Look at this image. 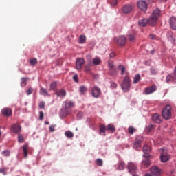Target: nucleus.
Here are the masks:
<instances>
[{
    "mask_svg": "<svg viewBox=\"0 0 176 176\" xmlns=\"http://www.w3.org/2000/svg\"><path fill=\"white\" fill-rule=\"evenodd\" d=\"M128 39L130 42H134L135 41V35L134 34H128Z\"/></svg>",
    "mask_w": 176,
    "mask_h": 176,
    "instance_id": "7c9ffc66",
    "label": "nucleus"
},
{
    "mask_svg": "<svg viewBox=\"0 0 176 176\" xmlns=\"http://www.w3.org/2000/svg\"><path fill=\"white\" fill-rule=\"evenodd\" d=\"M144 157H146V159H148V157H149V155H143Z\"/></svg>",
    "mask_w": 176,
    "mask_h": 176,
    "instance_id": "e2e57ef3",
    "label": "nucleus"
},
{
    "mask_svg": "<svg viewBox=\"0 0 176 176\" xmlns=\"http://www.w3.org/2000/svg\"><path fill=\"white\" fill-rule=\"evenodd\" d=\"M151 54H153V51H151Z\"/></svg>",
    "mask_w": 176,
    "mask_h": 176,
    "instance_id": "774afa93",
    "label": "nucleus"
},
{
    "mask_svg": "<svg viewBox=\"0 0 176 176\" xmlns=\"http://www.w3.org/2000/svg\"><path fill=\"white\" fill-rule=\"evenodd\" d=\"M79 43L80 44L86 43V36L85 35L80 36Z\"/></svg>",
    "mask_w": 176,
    "mask_h": 176,
    "instance_id": "473e14b6",
    "label": "nucleus"
},
{
    "mask_svg": "<svg viewBox=\"0 0 176 176\" xmlns=\"http://www.w3.org/2000/svg\"><path fill=\"white\" fill-rule=\"evenodd\" d=\"M131 86V82L130 80V76L129 74L124 76L122 82L121 83V88L125 93H127L130 90V87Z\"/></svg>",
    "mask_w": 176,
    "mask_h": 176,
    "instance_id": "f03ea898",
    "label": "nucleus"
},
{
    "mask_svg": "<svg viewBox=\"0 0 176 176\" xmlns=\"http://www.w3.org/2000/svg\"><path fill=\"white\" fill-rule=\"evenodd\" d=\"M40 94L41 96H49L50 94H49V92H47V89L41 87L40 89Z\"/></svg>",
    "mask_w": 176,
    "mask_h": 176,
    "instance_id": "5701e85b",
    "label": "nucleus"
},
{
    "mask_svg": "<svg viewBox=\"0 0 176 176\" xmlns=\"http://www.w3.org/2000/svg\"><path fill=\"white\" fill-rule=\"evenodd\" d=\"M138 7L140 10H142L143 12L146 11V9H148V4L146 3V1L144 0H140L138 2Z\"/></svg>",
    "mask_w": 176,
    "mask_h": 176,
    "instance_id": "0eeeda50",
    "label": "nucleus"
},
{
    "mask_svg": "<svg viewBox=\"0 0 176 176\" xmlns=\"http://www.w3.org/2000/svg\"><path fill=\"white\" fill-rule=\"evenodd\" d=\"M2 113L4 116H12V109L9 108H4L2 109Z\"/></svg>",
    "mask_w": 176,
    "mask_h": 176,
    "instance_id": "dca6fc26",
    "label": "nucleus"
},
{
    "mask_svg": "<svg viewBox=\"0 0 176 176\" xmlns=\"http://www.w3.org/2000/svg\"><path fill=\"white\" fill-rule=\"evenodd\" d=\"M50 123L49 122H45V124H50Z\"/></svg>",
    "mask_w": 176,
    "mask_h": 176,
    "instance_id": "0e129e2a",
    "label": "nucleus"
},
{
    "mask_svg": "<svg viewBox=\"0 0 176 176\" xmlns=\"http://www.w3.org/2000/svg\"><path fill=\"white\" fill-rule=\"evenodd\" d=\"M18 142L20 144H23V142H24V136H23V135L21 134L18 135Z\"/></svg>",
    "mask_w": 176,
    "mask_h": 176,
    "instance_id": "e433bc0d",
    "label": "nucleus"
},
{
    "mask_svg": "<svg viewBox=\"0 0 176 176\" xmlns=\"http://www.w3.org/2000/svg\"><path fill=\"white\" fill-rule=\"evenodd\" d=\"M56 125L55 124H52L50 126V131H51V133H53V131H54L56 129Z\"/></svg>",
    "mask_w": 176,
    "mask_h": 176,
    "instance_id": "49530a36",
    "label": "nucleus"
},
{
    "mask_svg": "<svg viewBox=\"0 0 176 176\" xmlns=\"http://www.w3.org/2000/svg\"><path fill=\"white\" fill-rule=\"evenodd\" d=\"M96 164H98V166H100L101 167V166H102V160L101 159L96 160Z\"/></svg>",
    "mask_w": 176,
    "mask_h": 176,
    "instance_id": "de8ad7c7",
    "label": "nucleus"
},
{
    "mask_svg": "<svg viewBox=\"0 0 176 176\" xmlns=\"http://www.w3.org/2000/svg\"><path fill=\"white\" fill-rule=\"evenodd\" d=\"M132 176H138V175L133 173Z\"/></svg>",
    "mask_w": 176,
    "mask_h": 176,
    "instance_id": "69168bd1",
    "label": "nucleus"
},
{
    "mask_svg": "<svg viewBox=\"0 0 176 176\" xmlns=\"http://www.w3.org/2000/svg\"><path fill=\"white\" fill-rule=\"evenodd\" d=\"M30 64L31 65H36L38 64V60L36 58H32L30 60Z\"/></svg>",
    "mask_w": 176,
    "mask_h": 176,
    "instance_id": "ea45409f",
    "label": "nucleus"
},
{
    "mask_svg": "<svg viewBox=\"0 0 176 176\" xmlns=\"http://www.w3.org/2000/svg\"><path fill=\"white\" fill-rule=\"evenodd\" d=\"M11 130L13 133L17 134V133H20V131H21V126H20L19 124H14L12 126Z\"/></svg>",
    "mask_w": 176,
    "mask_h": 176,
    "instance_id": "2eb2a0df",
    "label": "nucleus"
},
{
    "mask_svg": "<svg viewBox=\"0 0 176 176\" xmlns=\"http://www.w3.org/2000/svg\"><path fill=\"white\" fill-rule=\"evenodd\" d=\"M137 131V129L134 128L133 126H129L128 128V133L131 135L134 134Z\"/></svg>",
    "mask_w": 176,
    "mask_h": 176,
    "instance_id": "2f4dec72",
    "label": "nucleus"
},
{
    "mask_svg": "<svg viewBox=\"0 0 176 176\" xmlns=\"http://www.w3.org/2000/svg\"><path fill=\"white\" fill-rule=\"evenodd\" d=\"M149 38L150 39H156V36H155L154 34H150Z\"/></svg>",
    "mask_w": 176,
    "mask_h": 176,
    "instance_id": "4d7b16f0",
    "label": "nucleus"
},
{
    "mask_svg": "<svg viewBox=\"0 0 176 176\" xmlns=\"http://www.w3.org/2000/svg\"><path fill=\"white\" fill-rule=\"evenodd\" d=\"M141 80V76L140 74H137L133 78V83L135 85L136 83H138Z\"/></svg>",
    "mask_w": 176,
    "mask_h": 176,
    "instance_id": "c756f323",
    "label": "nucleus"
},
{
    "mask_svg": "<svg viewBox=\"0 0 176 176\" xmlns=\"http://www.w3.org/2000/svg\"><path fill=\"white\" fill-rule=\"evenodd\" d=\"M73 80H74V82H79V80L78 78V74H75L74 76H73Z\"/></svg>",
    "mask_w": 176,
    "mask_h": 176,
    "instance_id": "864d4df0",
    "label": "nucleus"
},
{
    "mask_svg": "<svg viewBox=\"0 0 176 176\" xmlns=\"http://www.w3.org/2000/svg\"><path fill=\"white\" fill-rule=\"evenodd\" d=\"M2 135V132L0 131V136Z\"/></svg>",
    "mask_w": 176,
    "mask_h": 176,
    "instance_id": "338daca9",
    "label": "nucleus"
},
{
    "mask_svg": "<svg viewBox=\"0 0 176 176\" xmlns=\"http://www.w3.org/2000/svg\"><path fill=\"white\" fill-rule=\"evenodd\" d=\"M23 154L25 157H28V144H25L23 146Z\"/></svg>",
    "mask_w": 176,
    "mask_h": 176,
    "instance_id": "4be33fe9",
    "label": "nucleus"
},
{
    "mask_svg": "<svg viewBox=\"0 0 176 176\" xmlns=\"http://www.w3.org/2000/svg\"><path fill=\"white\" fill-rule=\"evenodd\" d=\"M108 65H109V69H111V68H115L113 62L112 60H109Z\"/></svg>",
    "mask_w": 176,
    "mask_h": 176,
    "instance_id": "37998d69",
    "label": "nucleus"
},
{
    "mask_svg": "<svg viewBox=\"0 0 176 176\" xmlns=\"http://www.w3.org/2000/svg\"><path fill=\"white\" fill-rule=\"evenodd\" d=\"M151 146H148V145H144L143 147V152L144 153H145L146 155H148V153L151 152Z\"/></svg>",
    "mask_w": 176,
    "mask_h": 176,
    "instance_id": "393cba45",
    "label": "nucleus"
},
{
    "mask_svg": "<svg viewBox=\"0 0 176 176\" xmlns=\"http://www.w3.org/2000/svg\"><path fill=\"white\" fill-rule=\"evenodd\" d=\"M91 93L93 97L98 98L101 95V89L98 87H94L91 89Z\"/></svg>",
    "mask_w": 176,
    "mask_h": 176,
    "instance_id": "f8f14e48",
    "label": "nucleus"
},
{
    "mask_svg": "<svg viewBox=\"0 0 176 176\" xmlns=\"http://www.w3.org/2000/svg\"><path fill=\"white\" fill-rule=\"evenodd\" d=\"M109 72L111 76H113L116 75V74H118V70L116 69V68L113 67L111 69H109Z\"/></svg>",
    "mask_w": 176,
    "mask_h": 176,
    "instance_id": "bb28decb",
    "label": "nucleus"
},
{
    "mask_svg": "<svg viewBox=\"0 0 176 176\" xmlns=\"http://www.w3.org/2000/svg\"><path fill=\"white\" fill-rule=\"evenodd\" d=\"M156 85H152L151 87L146 88L144 93L145 94H152V93H155V91H156Z\"/></svg>",
    "mask_w": 176,
    "mask_h": 176,
    "instance_id": "4468645a",
    "label": "nucleus"
},
{
    "mask_svg": "<svg viewBox=\"0 0 176 176\" xmlns=\"http://www.w3.org/2000/svg\"><path fill=\"white\" fill-rule=\"evenodd\" d=\"M57 87V82H53L50 85V90H54Z\"/></svg>",
    "mask_w": 176,
    "mask_h": 176,
    "instance_id": "4c0bfd02",
    "label": "nucleus"
},
{
    "mask_svg": "<svg viewBox=\"0 0 176 176\" xmlns=\"http://www.w3.org/2000/svg\"><path fill=\"white\" fill-rule=\"evenodd\" d=\"M83 116V113L79 111L78 113H77V118L78 119H82V117Z\"/></svg>",
    "mask_w": 176,
    "mask_h": 176,
    "instance_id": "603ef678",
    "label": "nucleus"
},
{
    "mask_svg": "<svg viewBox=\"0 0 176 176\" xmlns=\"http://www.w3.org/2000/svg\"><path fill=\"white\" fill-rule=\"evenodd\" d=\"M160 151L161 153V162H162V163H166V162H168V160H170V155H168L167 152V148H161Z\"/></svg>",
    "mask_w": 176,
    "mask_h": 176,
    "instance_id": "39448f33",
    "label": "nucleus"
},
{
    "mask_svg": "<svg viewBox=\"0 0 176 176\" xmlns=\"http://www.w3.org/2000/svg\"><path fill=\"white\" fill-rule=\"evenodd\" d=\"M110 85H111V89H116V87H118V84H116V82H115L113 81H111L110 82Z\"/></svg>",
    "mask_w": 176,
    "mask_h": 176,
    "instance_id": "79ce46f5",
    "label": "nucleus"
},
{
    "mask_svg": "<svg viewBox=\"0 0 176 176\" xmlns=\"http://www.w3.org/2000/svg\"><path fill=\"white\" fill-rule=\"evenodd\" d=\"M28 79V78H22L21 85H23V86H26Z\"/></svg>",
    "mask_w": 176,
    "mask_h": 176,
    "instance_id": "c03bdc74",
    "label": "nucleus"
},
{
    "mask_svg": "<svg viewBox=\"0 0 176 176\" xmlns=\"http://www.w3.org/2000/svg\"><path fill=\"white\" fill-rule=\"evenodd\" d=\"M107 131H111V133H115L116 131V128H115V126L113 124H110L107 126Z\"/></svg>",
    "mask_w": 176,
    "mask_h": 176,
    "instance_id": "b1692460",
    "label": "nucleus"
},
{
    "mask_svg": "<svg viewBox=\"0 0 176 176\" xmlns=\"http://www.w3.org/2000/svg\"><path fill=\"white\" fill-rule=\"evenodd\" d=\"M38 107L41 109H43L45 108V102H40Z\"/></svg>",
    "mask_w": 176,
    "mask_h": 176,
    "instance_id": "09e8293b",
    "label": "nucleus"
},
{
    "mask_svg": "<svg viewBox=\"0 0 176 176\" xmlns=\"http://www.w3.org/2000/svg\"><path fill=\"white\" fill-rule=\"evenodd\" d=\"M154 129L155 125L151 124L146 127V131H147L148 133H151V131H152V130H153Z\"/></svg>",
    "mask_w": 176,
    "mask_h": 176,
    "instance_id": "f704fd0d",
    "label": "nucleus"
},
{
    "mask_svg": "<svg viewBox=\"0 0 176 176\" xmlns=\"http://www.w3.org/2000/svg\"><path fill=\"white\" fill-rule=\"evenodd\" d=\"M161 14L162 12L160 11V9L155 8V10H153L148 20L146 19H140L139 20L138 24L140 27H145L146 24H148V23L150 25H156L157 20H159Z\"/></svg>",
    "mask_w": 176,
    "mask_h": 176,
    "instance_id": "f257e3e1",
    "label": "nucleus"
},
{
    "mask_svg": "<svg viewBox=\"0 0 176 176\" xmlns=\"http://www.w3.org/2000/svg\"><path fill=\"white\" fill-rule=\"evenodd\" d=\"M0 173L3 174V175H6V168H1L0 169Z\"/></svg>",
    "mask_w": 176,
    "mask_h": 176,
    "instance_id": "5fc2aeb1",
    "label": "nucleus"
},
{
    "mask_svg": "<svg viewBox=\"0 0 176 176\" xmlns=\"http://www.w3.org/2000/svg\"><path fill=\"white\" fill-rule=\"evenodd\" d=\"M142 142V138L140 136H138L135 139V142L133 143L134 149H138V148H141Z\"/></svg>",
    "mask_w": 176,
    "mask_h": 176,
    "instance_id": "ddd939ff",
    "label": "nucleus"
},
{
    "mask_svg": "<svg viewBox=\"0 0 176 176\" xmlns=\"http://www.w3.org/2000/svg\"><path fill=\"white\" fill-rule=\"evenodd\" d=\"M162 116L166 120L171 119V106L168 104L162 110Z\"/></svg>",
    "mask_w": 176,
    "mask_h": 176,
    "instance_id": "20e7f679",
    "label": "nucleus"
},
{
    "mask_svg": "<svg viewBox=\"0 0 176 176\" xmlns=\"http://www.w3.org/2000/svg\"><path fill=\"white\" fill-rule=\"evenodd\" d=\"M2 155H3V156H9V155H10V151H4L2 152Z\"/></svg>",
    "mask_w": 176,
    "mask_h": 176,
    "instance_id": "3c124183",
    "label": "nucleus"
},
{
    "mask_svg": "<svg viewBox=\"0 0 176 176\" xmlns=\"http://www.w3.org/2000/svg\"><path fill=\"white\" fill-rule=\"evenodd\" d=\"M114 40L118 45H120V46H124L126 45V39L124 36H120L118 38H115Z\"/></svg>",
    "mask_w": 176,
    "mask_h": 176,
    "instance_id": "6e6552de",
    "label": "nucleus"
},
{
    "mask_svg": "<svg viewBox=\"0 0 176 176\" xmlns=\"http://www.w3.org/2000/svg\"><path fill=\"white\" fill-rule=\"evenodd\" d=\"M65 105V112L67 115H70L72 112V108L75 107V103L72 101H65L64 102Z\"/></svg>",
    "mask_w": 176,
    "mask_h": 176,
    "instance_id": "7ed1b4c3",
    "label": "nucleus"
},
{
    "mask_svg": "<svg viewBox=\"0 0 176 176\" xmlns=\"http://www.w3.org/2000/svg\"><path fill=\"white\" fill-rule=\"evenodd\" d=\"M150 71H151L152 75H156V74H157V69H155V67H151L150 69Z\"/></svg>",
    "mask_w": 176,
    "mask_h": 176,
    "instance_id": "a19ab883",
    "label": "nucleus"
},
{
    "mask_svg": "<svg viewBox=\"0 0 176 176\" xmlns=\"http://www.w3.org/2000/svg\"><path fill=\"white\" fill-rule=\"evenodd\" d=\"M127 168L130 174H135L137 173V164L133 162L128 163Z\"/></svg>",
    "mask_w": 176,
    "mask_h": 176,
    "instance_id": "423d86ee",
    "label": "nucleus"
},
{
    "mask_svg": "<svg viewBox=\"0 0 176 176\" xmlns=\"http://www.w3.org/2000/svg\"><path fill=\"white\" fill-rule=\"evenodd\" d=\"M153 122L155 123H162V120L160 119V115L155 113L152 116Z\"/></svg>",
    "mask_w": 176,
    "mask_h": 176,
    "instance_id": "a211bd4d",
    "label": "nucleus"
},
{
    "mask_svg": "<svg viewBox=\"0 0 176 176\" xmlns=\"http://www.w3.org/2000/svg\"><path fill=\"white\" fill-rule=\"evenodd\" d=\"M85 72H90V67L86 66V67H85Z\"/></svg>",
    "mask_w": 176,
    "mask_h": 176,
    "instance_id": "bf43d9fd",
    "label": "nucleus"
},
{
    "mask_svg": "<svg viewBox=\"0 0 176 176\" xmlns=\"http://www.w3.org/2000/svg\"><path fill=\"white\" fill-rule=\"evenodd\" d=\"M32 91H34V89H32V87H30L26 91V94L28 96H30V94H32Z\"/></svg>",
    "mask_w": 176,
    "mask_h": 176,
    "instance_id": "a18cd8bd",
    "label": "nucleus"
},
{
    "mask_svg": "<svg viewBox=\"0 0 176 176\" xmlns=\"http://www.w3.org/2000/svg\"><path fill=\"white\" fill-rule=\"evenodd\" d=\"M174 80H176V76L175 75V73L169 74L166 76L167 83H170V82H174Z\"/></svg>",
    "mask_w": 176,
    "mask_h": 176,
    "instance_id": "f3484780",
    "label": "nucleus"
},
{
    "mask_svg": "<svg viewBox=\"0 0 176 176\" xmlns=\"http://www.w3.org/2000/svg\"><path fill=\"white\" fill-rule=\"evenodd\" d=\"M93 64L94 65H100L101 64V59L98 57L94 58L93 59Z\"/></svg>",
    "mask_w": 176,
    "mask_h": 176,
    "instance_id": "a878e982",
    "label": "nucleus"
},
{
    "mask_svg": "<svg viewBox=\"0 0 176 176\" xmlns=\"http://www.w3.org/2000/svg\"><path fill=\"white\" fill-rule=\"evenodd\" d=\"M111 5H112V6H116V5H118V0H113L111 2Z\"/></svg>",
    "mask_w": 176,
    "mask_h": 176,
    "instance_id": "6e6d98bb",
    "label": "nucleus"
},
{
    "mask_svg": "<svg viewBox=\"0 0 176 176\" xmlns=\"http://www.w3.org/2000/svg\"><path fill=\"white\" fill-rule=\"evenodd\" d=\"M85 65V59L83 58H79L76 60V67L78 71H80L82 69V67Z\"/></svg>",
    "mask_w": 176,
    "mask_h": 176,
    "instance_id": "1a4fd4ad",
    "label": "nucleus"
},
{
    "mask_svg": "<svg viewBox=\"0 0 176 176\" xmlns=\"http://www.w3.org/2000/svg\"><path fill=\"white\" fill-rule=\"evenodd\" d=\"M109 56L111 58H113V57H115V52L110 53Z\"/></svg>",
    "mask_w": 176,
    "mask_h": 176,
    "instance_id": "13d9d810",
    "label": "nucleus"
},
{
    "mask_svg": "<svg viewBox=\"0 0 176 176\" xmlns=\"http://www.w3.org/2000/svg\"><path fill=\"white\" fill-rule=\"evenodd\" d=\"M126 166V164L124 162H120L118 165L119 170H124V167Z\"/></svg>",
    "mask_w": 176,
    "mask_h": 176,
    "instance_id": "58836bf2",
    "label": "nucleus"
},
{
    "mask_svg": "<svg viewBox=\"0 0 176 176\" xmlns=\"http://www.w3.org/2000/svg\"><path fill=\"white\" fill-rule=\"evenodd\" d=\"M134 10V7L131 5H126L122 8V12L124 14H129V13H131Z\"/></svg>",
    "mask_w": 176,
    "mask_h": 176,
    "instance_id": "9b49d317",
    "label": "nucleus"
},
{
    "mask_svg": "<svg viewBox=\"0 0 176 176\" xmlns=\"http://www.w3.org/2000/svg\"><path fill=\"white\" fill-rule=\"evenodd\" d=\"M105 131H107V126H105L104 124H102L100 129V134L103 133V135H105Z\"/></svg>",
    "mask_w": 176,
    "mask_h": 176,
    "instance_id": "cd10ccee",
    "label": "nucleus"
},
{
    "mask_svg": "<svg viewBox=\"0 0 176 176\" xmlns=\"http://www.w3.org/2000/svg\"><path fill=\"white\" fill-rule=\"evenodd\" d=\"M45 116V114L43 113V111L39 112V119L40 120H43V118Z\"/></svg>",
    "mask_w": 176,
    "mask_h": 176,
    "instance_id": "8fccbe9b",
    "label": "nucleus"
},
{
    "mask_svg": "<svg viewBox=\"0 0 176 176\" xmlns=\"http://www.w3.org/2000/svg\"><path fill=\"white\" fill-rule=\"evenodd\" d=\"M118 69L121 71V75H124V72H126V67L124 65H119Z\"/></svg>",
    "mask_w": 176,
    "mask_h": 176,
    "instance_id": "72a5a7b5",
    "label": "nucleus"
},
{
    "mask_svg": "<svg viewBox=\"0 0 176 176\" xmlns=\"http://www.w3.org/2000/svg\"><path fill=\"white\" fill-rule=\"evenodd\" d=\"M150 171L151 174L155 176H160L162 175V170L157 166H153L151 168Z\"/></svg>",
    "mask_w": 176,
    "mask_h": 176,
    "instance_id": "9d476101",
    "label": "nucleus"
},
{
    "mask_svg": "<svg viewBox=\"0 0 176 176\" xmlns=\"http://www.w3.org/2000/svg\"><path fill=\"white\" fill-rule=\"evenodd\" d=\"M174 74H175V76L176 77V67H175V70H174Z\"/></svg>",
    "mask_w": 176,
    "mask_h": 176,
    "instance_id": "680f3d73",
    "label": "nucleus"
},
{
    "mask_svg": "<svg viewBox=\"0 0 176 176\" xmlns=\"http://www.w3.org/2000/svg\"><path fill=\"white\" fill-rule=\"evenodd\" d=\"M56 94L58 97H65L67 92L64 89H60L56 92Z\"/></svg>",
    "mask_w": 176,
    "mask_h": 176,
    "instance_id": "412c9836",
    "label": "nucleus"
},
{
    "mask_svg": "<svg viewBox=\"0 0 176 176\" xmlns=\"http://www.w3.org/2000/svg\"><path fill=\"white\" fill-rule=\"evenodd\" d=\"M80 91L82 94H85L87 91V88L85 86L80 87Z\"/></svg>",
    "mask_w": 176,
    "mask_h": 176,
    "instance_id": "c9c22d12",
    "label": "nucleus"
},
{
    "mask_svg": "<svg viewBox=\"0 0 176 176\" xmlns=\"http://www.w3.org/2000/svg\"><path fill=\"white\" fill-rule=\"evenodd\" d=\"M65 135L67 138H74V133L70 131H67L65 132Z\"/></svg>",
    "mask_w": 176,
    "mask_h": 176,
    "instance_id": "c85d7f7f",
    "label": "nucleus"
},
{
    "mask_svg": "<svg viewBox=\"0 0 176 176\" xmlns=\"http://www.w3.org/2000/svg\"><path fill=\"white\" fill-rule=\"evenodd\" d=\"M144 176H153V175L152 173H146Z\"/></svg>",
    "mask_w": 176,
    "mask_h": 176,
    "instance_id": "052dcab7",
    "label": "nucleus"
},
{
    "mask_svg": "<svg viewBox=\"0 0 176 176\" xmlns=\"http://www.w3.org/2000/svg\"><path fill=\"white\" fill-rule=\"evenodd\" d=\"M149 166H151V161H149L147 158L142 162V167L143 168H148Z\"/></svg>",
    "mask_w": 176,
    "mask_h": 176,
    "instance_id": "6ab92c4d",
    "label": "nucleus"
},
{
    "mask_svg": "<svg viewBox=\"0 0 176 176\" xmlns=\"http://www.w3.org/2000/svg\"><path fill=\"white\" fill-rule=\"evenodd\" d=\"M170 27L173 30H176V18L172 16L170 19Z\"/></svg>",
    "mask_w": 176,
    "mask_h": 176,
    "instance_id": "aec40b11",
    "label": "nucleus"
}]
</instances>
